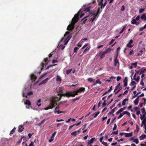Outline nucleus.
Masks as SVG:
<instances>
[{"label": "nucleus", "instance_id": "14", "mask_svg": "<svg viewBox=\"0 0 146 146\" xmlns=\"http://www.w3.org/2000/svg\"><path fill=\"white\" fill-rule=\"evenodd\" d=\"M49 78H46L44 80L42 81L39 84V85H41L42 84H44L46 83V82L48 81V80H49Z\"/></svg>", "mask_w": 146, "mask_h": 146}, {"label": "nucleus", "instance_id": "2", "mask_svg": "<svg viewBox=\"0 0 146 146\" xmlns=\"http://www.w3.org/2000/svg\"><path fill=\"white\" fill-rule=\"evenodd\" d=\"M61 97H59L58 96H54L52 97L50 99V104L49 106L50 107H55L57 105L56 102H58L59 100H61Z\"/></svg>", "mask_w": 146, "mask_h": 146}, {"label": "nucleus", "instance_id": "1", "mask_svg": "<svg viewBox=\"0 0 146 146\" xmlns=\"http://www.w3.org/2000/svg\"><path fill=\"white\" fill-rule=\"evenodd\" d=\"M79 15V14H77L74 15L72 20L71 24H69L67 27V30L69 31H71L73 30L75 23L78 21Z\"/></svg>", "mask_w": 146, "mask_h": 146}, {"label": "nucleus", "instance_id": "47", "mask_svg": "<svg viewBox=\"0 0 146 146\" xmlns=\"http://www.w3.org/2000/svg\"><path fill=\"white\" fill-rule=\"evenodd\" d=\"M125 9V6L124 5H123L121 8V11H124Z\"/></svg>", "mask_w": 146, "mask_h": 146}, {"label": "nucleus", "instance_id": "52", "mask_svg": "<svg viewBox=\"0 0 146 146\" xmlns=\"http://www.w3.org/2000/svg\"><path fill=\"white\" fill-rule=\"evenodd\" d=\"M54 137H52L51 136L50 137V139L49 141V142H51L54 140Z\"/></svg>", "mask_w": 146, "mask_h": 146}, {"label": "nucleus", "instance_id": "61", "mask_svg": "<svg viewBox=\"0 0 146 146\" xmlns=\"http://www.w3.org/2000/svg\"><path fill=\"white\" fill-rule=\"evenodd\" d=\"M140 79V77L139 76H137V78H136V80H135V81H136L137 82H138L139 81V80Z\"/></svg>", "mask_w": 146, "mask_h": 146}, {"label": "nucleus", "instance_id": "57", "mask_svg": "<svg viewBox=\"0 0 146 146\" xmlns=\"http://www.w3.org/2000/svg\"><path fill=\"white\" fill-rule=\"evenodd\" d=\"M123 114H122L121 113L119 115L117 119H119L121 118L123 116Z\"/></svg>", "mask_w": 146, "mask_h": 146}, {"label": "nucleus", "instance_id": "41", "mask_svg": "<svg viewBox=\"0 0 146 146\" xmlns=\"http://www.w3.org/2000/svg\"><path fill=\"white\" fill-rule=\"evenodd\" d=\"M76 132V131H74L71 133V135L76 136L77 135Z\"/></svg>", "mask_w": 146, "mask_h": 146}, {"label": "nucleus", "instance_id": "31", "mask_svg": "<svg viewBox=\"0 0 146 146\" xmlns=\"http://www.w3.org/2000/svg\"><path fill=\"white\" fill-rule=\"evenodd\" d=\"M122 89V86H120L118 89V90L115 92V94H116L118 93Z\"/></svg>", "mask_w": 146, "mask_h": 146}, {"label": "nucleus", "instance_id": "21", "mask_svg": "<svg viewBox=\"0 0 146 146\" xmlns=\"http://www.w3.org/2000/svg\"><path fill=\"white\" fill-rule=\"evenodd\" d=\"M103 0H101L100 2V8L101 9L105 7V6H104V3H103Z\"/></svg>", "mask_w": 146, "mask_h": 146}, {"label": "nucleus", "instance_id": "29", "mask_svg": "<svg viewBox=\"0 0 146 146\" xmlns=\"http://www.w3.org/2000/svg\"><path fill=\"white\" fill-rule=\"evenodd\" d=\"M141 18L142 20L144 19L145 20H146V17L145 15L143 14L141 17Z\"/></svg>", "mask_w": 146, "mask_h": 146}, {"label": "nucleus", "instance_id": "27", "mask_svg": "<svg viewBox=\"0 0 146 146\" xmlns=\"http://www.w3.org/2000/svg\"><path fill=\"white\" fill-rule=\"evenodd\" d=\"M87 80L89 82H94L95 81V80H94L93 78H88L87 79Z\"/></svg>", "mask_w": 146, "mask_h": 146}, {"label": "nucleus", "instance_id": "18", "mask_svg": "<svg viewBox=\"0 0 146 146\" xmlns=\"http://www.w3.org/2000/svg\"><path fill=\"white\" fill-rule=\"evenodd\" d=\"M146 137V135H145L143 134H142L139 137V139L140 140H143Z\"/></svg>", "mask_w": 146, "mask_h": 146}, {"label": "nucleus", "instance_id": "32", "mask_svg": "<svg viewBox=\"0 0 146 146\" xmlns=\"http://www.w3.org/2000/svg\"><path fill=\"white\" fill-rule=\"evenodd\" d=\"M80 96L77 98H74L73 99H72V102H74V101L77 100H79L80 99Z\"/></svg>", "mask_w": 146, "mask_h": 146}, {"label": "nucleus", "instance_id": "36", "mask_svg": "<svg viewBox=\"0 0 146 146\" xmlns=\"http://www.w3.org/2000/svg\"><path fill=\"white\" fill-rule=\"evenodd\" d=\"M16 129V128L15 127H14V128L11 131L10 134H13L15 132Z\"/></svg>", "mask_w": 146, "mask_h": 146}, {"label": "nucleus", "instance_id": "38", "mask_svg": "<svg viewBox=\"0 0 146 146\" xmlns=\"http://www.w3.org/2000/svg\"><path fill=\"white\" fill-rule=\"evenodd\" d=\"M141 123L144 125L146 124V117H145V118H144L143 119Z\"/></svg>", "mask_w": 146, "mask_h": 146}, {"label": "nucleus", "instance_id": "25", "mask_svg": "<svg viewBox=\"0 0 146 146\" xmlns=\"http://www.w3.org/2000/svg\"><path fill=\"white\" fill-rule=\"evenodd\" d=\"M41 102V100L40 99H39L37 101L36 103V105L38 106V107H40L41 105V104L40 103Z\"/></svg>", "mask_w": 146, "mask_h": 146}, {"label": "nucleus", "instance_id": "33", "mask_svg": "<svg viewBox=\"0 0 146 146\" xmlns=\"http://www.w3.org/2000/svg\"><path fill=\"white\" fill-rule=\"evenodd\" d=\"M131 23L132 24H135L137 23V22L135 19H133L132 20L131 22Z\"/></svg>", "mask_w": 146, "mask_h": 146}, {"label": "nucleus", "instance_id": "56", "mask_svg": "<svg viewBox=\"0 0 146 146\" xmlns=\"http://www.w3.org/2000/svg\"><path fill=\"white\" fill-rule=\"evenodd\" d=\"M143 78H142L141 79V83H140V84L142 86H143L144 85V83L143 82Z\"/></svg>", "mask_w": 146, "mask_h": 146}, {"label": "nucleus", "instance_id": "63", "mask_svg": "<svg viewBox=\"0 0 146 146\" xmlns=\"http://www.w3.org/2000/svg\"><path fill=\"white\" fill-rule=\"evenodd\" d=\"M56 131H55L54 132V133L52 134V136L53 137H54L55 136V135H56Z\"/></svg>", "mask_w": 146, "mask_h": 146}, {"label": "nucleus", "instance_id": "54", "mask_svg": "<svg viewBox=\"0 0 146 146\" xmlns=\"http://www.w3.org/2000/svg\"><path fill=\"white\" fill-rule=\"evenodd\" d=\"M46 73L44 74L41 75L40 77V78L39 79H40L43 77H44L46 75Z\"/></svg>", "mask_w": 146, "mask_h": 146}, {"label": "nucleus", "instance_id": "44", "mask_svg": "<svg viewBox=\"0 0 146 146\" xmlns=\"http://www.w3.org/2000/svg\"><path fill=\"white\" fill-rule=\"evenodd\" d=\"M131 65L133 66L134 68H136L137 66V62H135L134 63H133L131 64Z\"/></svg>", "mask_w": 146, "mask_h": 146}, {"label": "nucleus", "instance_id": "3", "mask_svg": "<svg viewBox=\"0 0 146 146\" xmlns=\"http://www.w3.org/2000/svg\"><path fill=\"white\" fill-rule=\"evenodd\" d=\"M83 12L85 13H86L87 12H89V13L92 15H93L94 16L96 15V17H97V16H98V15L100 13L101 11H100V7L98 8L97 11H90V8L87 7L84 10Z\"/></svg>", "mask_w": 146, "mask_h": 146}, {"label": "nucleus", "instance_id": "39", "mask_svg": "<svg viewBox=\"0 0 146 146\" xmlns=\"http://www.w3.org/2000/svg\"><path fill=\"white\" fill-rule=\"evenodd\" d=\"M90 49V47H87L84 50L83 54L85 52L88 51Z\"/></svg>", "mask_w": 146, "mask_h": 146}, {"label": "nucleus", "instance_id": "60", "mask_svg": "<svg viewBox=\"0 0 146 146\" xmlns=\"http://www.w3.org/2000/svg\"><path fill=\"white\" fill-rule=\"evenodd\" d=\"M140 53H138L137 55V56H141V55L142 54V52H143V50H141L140 51Z\"/></svg>", "mask_w": 146, "mask_h": 146}, {"label": "nucleus", "instance_id": "30", "mask_svg": "<svg viewBox=\"0 0 146 146\" xmlns=\"http://www.w3.org/2000/svg\"><path fill=\"white\" fill-rule=\"evenodd\" d=\"M111 50V49L110 48H109L106 49L105 51H104V52L106 54H107L110 52Z\"/></svg>", "mask_w": 146, "mask_h": 146}, {"label": "nucleus", "instance_id": "24", "mask_svg": "<svg viewBox=\"0 0 146 146\" xmlns=\"http://www.w3.org/2000/svg\"><path fill=\"white\" fill-rule=\"evenodd\" d=\"M128 100V98H125L122 101V104L124 106L125 104V102Z\"/></svg>", "mask_w": 146, "mask_h": 146}, {"label": "nucleus", "instance_id": "16", "mask_svg": "<svg viewBox=\"0 0 146 146\" xmlns=\"http://www.w3.org/2000/svg\"><path fill=\"white\" fill-rule=\"evenodd\" d=\"M31 78L32 80L35 81L36 79V77L34 74H32L31 75Z\"/></svg>", "mask_w": 146, "mask_h": 146}, {"label": "nucleus", "instance_id": "34", "mask_svg": "<svg viewBox=\"0 0 146 146\" xmlns=\"http://www.w3.org/2000/svg\"><path fill=\"white\" fill-rule=\"evenodd\" d=\"M141 111L142 113L143 114H146V112L145 111V109L144 108H142Z\"/></svg>", "mask_w": 146, "mask_h": 146}, {"label": "nucleus", "instance_id": "28", "mask_svg": "<svg viewBox=\"0 0 146 146\" xmlns=\"http://www.w3.org/2000/svg\"><path fill=\"white\" fill-rule=\"evenodd\" d=\"M25 104L28 105L29 106H30L31 105V103L30 100H27L26 102H25Z\"/></svg>", "mask_w": 146, "mask_h": 146}, {"label": "nucleus", "instance_id": "9", "mask_svg": "<svg viewBox=\"0 0 146 146\" xmlns=\"http://www.w3.org/2000/svg\"><path fill=\"white\" fill-rule=\"evenodd\" d=\"M106 54L104 51L101 52L99 54V56H100V58L101 59H103L105 56V54Z\"/></svg>", "mask_w": 146, "mask_h": 146}, {"label": "nucleus", "instance_id": "26", "mask_svg": "<svg viewBox=\"0 0 146 146\" xmlns=\"http://www.w3.org/2000/svg\"><path fill=\"white\" fill-rule=\"evenodd\" d=\"M146 114H143V115L141 114H140V119L141 120H143L144 118H145V117H146V116L145 115Z\"/></svg>", "mask_w": 146, "mask_h": 146}, {"label": "nucleus", "instance_id": "17", "mask_svg": "<svg viewBox=\"0 0 146 146\" xmlns=\"http://www.w3.org/2000/svg\"><path fill=\"white\" fill-rule=\"evenodd\" d=\"M125 136L126 137H131L132 136V132L130 133H125Z\"/></svg>", "mask_w": 146, "mask_h": 146}, {"label": "nucleus", "instance_id": "53", "mask_svg": "<svg viewBox=\"0 0 146 146\" xmlns=\"http://www.w3.org/2000/svg\"><path fill=\"white\" fill-rule=\"evenodd\" d=\"M33 93L32 92H28L27 94V95L28 96H31L33 95Z\"/></svg>", "mask_w": 146, "mask_h": 146}, {"label": "nucleus", "instance_id": "51", "mask_svg": "<svg viewBox=\"0 0 146 146\" xmlns=\"http://www.w3.org/2000/svg\"><path fill=\"white\" fill-rule=\"evenodd\" d=\"M53 108V107H49V106H48V107H47V108H45L44 109L45 110H47L49 109H52Z\"/></svg>", "mask_w": 146, "mask_h": 146}, {"label": "nucleus", "instance_id": "35", "mask_svg": "<svg viewBox=\"0 0 146 146\" xmlns=\"http://www.w3.org/2000/svg\"><path fill=\"white\" fill-rule=\"evenodd\" d=\"M100 112L99 111H98L97 113H96L94 114H93V115H94V118H96L97 116L100 113Z\"/></svg>", "mask_w": 146, "mask_h": 146}, {"label": "nucleus", "instance_id": "55", "mask_svg": "<svg viewBox=\"0 0 146 146\" xmlns=\"http://www.w3.org/2000/svg\"><path fill=\"white\" fill-rule=\"evenodd\" d=\"M96 17H96V15H95L94 16V17L93 18H92L91 19L92 22H93L95 20V19H96Z\"/></svg>", "mask_w": 146, "mask_h": 146}, {"label": "nucleus", "instance_id": "64", "mask_svg": "<svg viewBox=\"0 0 146 146\" xmlns=\"http://www.w3.org/2000/svg\"><path fill=\"white\" fill-rule=\"evenodd\" d=\"M121 77L119 76H118L117 77V81H119L120 80H121Z\"/></svg>", "mask_w": 146, "mask_h": 146}, {"label": "nucleus", "instance_id": "15", "mask_svg": "<svg viewBox=\"0 0 146 146\" xmlns=\"http://www.w3.org/2000/svg\"><path fill=\"white\" fill-rule=\"evenodd\" d=\"M95 138L93 137L90 140H88L87 143L88 145H90L91 143H93L94 141V140Z\"/></svg>", "mask_w": 146, "mask_h": 146}, {"label": "nucleus", "instance_id": "7", "mask_svg": "<svg viewBox=\"0 0 146 146\" xmlns=\"http://www.w3.org/2000/svg\"><path fill=\"white\" fill-rule=\"evenodd\" d=\"M133 42V40L132 39H131L129 42L127 44L126 47L130 48H132L133 46V45L131 44Z\"/></svg>", "mask_w": 146, "mask_h": 146}, {"label": "nucleus", "instance_id": "6", "mask_svg": "<svg viewBox=\"0 0 146 146\" xmlns=\"http://www.w3.org/2000/svg\"><path fill=\"white\" fill-rule=\"evenodd\" d=\"M48 58H46L44 59V63H42L41 64L42 65V68H43L44 67V66L45 65H46L48 62Z\"/></svg>", "mask_w": 146, "mask_h": 146}, {"label": "nucleus", "instance_id": "13", "mask_svg": "<svg viewBox=\"0 0 146 146\" xmlns=\"http://www.w3.org/2000/svg\"><path fill=\"white\" fill-rule=\"evenodd\" d=\"M123 82L124 83V86L125 87L126 86L127 84V77L125 78L123 80Z\"/></svg>", "mask_w": 146, "mask_h": 146}, {"label": "nucleus", "instance_id": "37", "mask_svg": "<svg viewBox=\"0 0 146 146\" xmlns=\"http://www.w3.org/2000/svg\"><path fill=\"white\" fill-rule=\"evenodd\" d=\"M97 83H99L100 84H101L102 83V82L100 81L99 80H97L95 83H94V85H96Z\"/></svg>", "mask_w": 146, "mask_h": 146}, {"label": "nucleus", "instance_id": "43", "mask_svg": "<svg viewBox=\"0 0 146 146\" xmlns=\"http://www.w3.org/2000/svg\"><path fill=\"white\" fill-rule=\"evenodd\" d=\"M133 142H135L136 144H138L139 142V141L137 139H135L133 141Z\"/></svg>", "mask_w": 146, "mask_h": 146}, {"label": "nucleus", "instance_id": "62", "mask_svg": "<svg viewBox=\"0 0 146 146\" xmlns=\"http://www.w3.org/2000/svg\"><path fill=\"white\" fill-rule=\"evenodd\" d=\"M134 54V52L133 50H131L129 53V55H132Z\"/></svg>", "mask_w": 146, "mask_h": 146}, {"label": "nucleus", "instance_id": "19", "mask_svg": "<svg viewBox=\"0 0 146 146\" xmlns=\"http://www.w3.org/2000/svg\"><path fill=\"white\" fill-rule=\"evenodd\" d=\"M89 16H86L85 17H84L83 19L81 21H83L82 24H84L85 23L86 21H87V19H86L87 17H88Z\"/></svg>", "mask_w": 146, "mask_h": 146}, {"label": "nucleus", "instance_id": "58", "mask_svg": "<svg viewBox=\"0 0 146 146\" xmlns=\"http://www.w3.org/2000/svg\"><path fill=\"white\" fill-rule=\"evenodd\" d=\"M115 110L114 109H112L111 110V111L109 113V114H111L112 113H114L115 112Z\"/></svg>", "mask_w": 146, "mask_h": 146}, {"label": "nucleus", "instance_id": "22", "mask_svg": "<svg viewBox=\"0 0 146 146\" xmlns=\"http://www.w3.org/2000/svg\"><path fill=\"white\" fill-rule=\"evenodd\" d=\"M61 80L62 79L61 77L58 75H57L56 77V81L60 82Z\"/></svg>", "mask_w": 146, "mask_h": 146}, {"label": "nucleus", "instance_id": "5", "mask_svg": "<svg viewBox=\"0 0 146 146\" xmlns=\"http://www.w3.org/2000/svg\"><path fill=\"white\" fill-rule=\"evenodd\" d=\"M85 90V88L84 87H81L79 89L77 90L76 91H74L73 93H74L76 95H78V93H80L82 92H84Z\"/></svg>", "mask_w": 146, "mask_h": 146}, {"label": "nucleus", "instance_id": "11", "mask_svg": "<svg viewBox=\"0 0 146 146\" xmlns=\"http://www.w3.org/2000/svg\"><path fill=\"white\" fill-rule=\"evenodd\" d=\"M82 9H80V11L78 12V13L77 14H77H79V15H80V13H81V15H80V17L81 18H82L84 15V13H83V12L82 13ZM76 15V14L75 15ZM79 18V17H78V19Z\"/></svg>", "mask_w": 146, "mask_h": 146}, {"label": "nucleus", "instance_id": "50", "mask_svg": "<svg viewBox=\"0 0 146 146\" xmlns=\"http://www.w3.org/2000/svg\"><path fill=\"white\" fill-rule=\"evenodd\" d=\"M141 71L143 72V73L146 71V69H145V68H142L141 69Z\"/></svg>", "mask_w": 146, "mask_h": 146}, {"label": "nucleus", "instance_id": "46", "mask_svg": "<svg viewBox=\"0 0 146 146\" xmlns=\"http://www.w3.org/2000/svg\"><path fill=\"white\" fill-rule=\"evenodd\" d=\"M118 134V131H114L111 134V135L112 134H115V135H117Z\"/></svg>", "mask_w": 146, "mask_h": 146}, {"label": "nucleus", "instance_id": "42", "mask_svg": "<svg viewBox=\"0 0 146 146\" xmlns=\"http://www.w3.org/2000/svg\"><path fill=\"white\" fill-rule=\"evenodd\" d=\"M25 138V136H23L22 137L21 139H19V141L18 142V143L19 144H20L22 141V139L23 138Z\"/></svg>", "mask_w": 146, "mask_h": 146}, {"label": "nucleus", "instance_id": "10", "mask_svg": "<svg viewBox=\"0 0 146 146\" xmlns=\"http://www.w3.org/2000/svg\"><path fill=\"white\" fill-rule=\"evenodd\" d=\"M24 129V128L23 125H20L18 127V132L21 133L23 131Z\"/></svg>", "mask_w": 146, "mask_h": 146}, {"label": "nucleus", "instance_id": "12", "mask_svg": "<svg viewBox=\"0 0 146 146\" xmlns=\"http://www.w3.org/2000/svg\"><path fill=\"white\" fill-rule=\"evenodd\" d=\"M117 55L115 58L114 65V66H116L117 65V64H119V62L118 60H117Z\"/></svg>", "mask_w": 146, "mask_h": 146}, {"label": "nucleus", "instance_id": "8", "mask_svg": "<svg viewBox=\"0 0 146 146\" xmlns=\"http://www.w3.org/2000/svg\"><path fill=\"white\" fill-rule=\"evenodd\" d=\"M72 36L71 35H70L69 36H68L65 39L64 41V45L66 44L67 43H68V42L70 40V38H71Z\"/></svg>", "mask_w": 146, "mask_h": 146}, {"label": "nucleus", "instance_id": "45", "mask_svg": "<svg viewBox=\"0 0 146 146\" xmlns=\"http://www.w3.org/2000/svg\"><path fill=\"white\" fill-rule=\"evenodd\" d=\"M72 69H69L68 70H67L66 71V74H69L72 71Z\"/></svg>", "mask_w": 146, "mask_h": 146}, {"label": "nucleus", "instance_id": "4", "mask_svg": "<svg viewBox=\"0 0 146 146\" xmlns=\"http://www.w3.org/2000/svg\"><path fill=\"white\" fill-rule=\"evenodd\" d=\"M74 91L69 92H67L66 93L64 94H58V96L59 97H61L62 96H65L67 97H69L70 96L74 97L75 96L74 93H73Z\"/></svg>", "mask_w": 146, "mask_h": 146}, {"label": "nucleus", "instance_id": "40", "mask_svg": "<svg viewBox=\"0 0 146 146\" xmlns=\"http://www.w3.org/2000/svg\"><path fill=\"white\" fill-rule=\"evenodd\" d=\"M79 49V48H78L77 47H75L74 49V52H76L77 51V50H78Z\"/></svg>", "mask_w": 146, "mask_h": 146}, {"label": "nucleus", "instance_id": "20", "mask_svg": "<svg viewBox=\"0 0 146 146\" xmlns=\"http://www.w3.org/2000/svg\"><path fill=\"white\" fill-rule=\"evenodd\" d=\"M139 99L138 97H137V98L134 101V104L135 105H137L138 104L139 102Z\"/></svg>", "mask_w": 146, "mask_h": 146}, {"label": "nucleus", "instance_id": "23", "mask_svg": "<svg viewBox=\"0 0 146 146\" xmlns=\"http://www.w3.org/2000/svg\"><path fill=\"white\" fill-rule=\"evenodd\" d=\"M122 114L123 115L126 114L129 116H130V113L127 111H124L122 113Z\"/></svg>", "mask_w": 146, "mask_h": 146}, {"label": "nucleus", "instance_id": "59", "mask_svg": "<svg viewBox=\"0 0 146 146\" xmlns=\"http://www.w3.org/2000/svg\"><path fill=\"white\" fill-rule=\"evenodd\" d=\"M64 112L63 111H61L60 110H58V111H56V113H57L58 114H59L61 113H63Z\"/></svg>", "mask_w": 146, "mask_h": 146}, {"label": "nucleus", "instance_id": "49", "mask_svg": "<svg viewBox=\"0 0 146 146\" xmlns=\"http://www.w3.org/2000/svg\"><path fill=\"white\" fill-rule=\"evenodd\" d=\"M59 106H57L56 107V108L55 109H54V113H56V111L58 109H59Z\"/></svg>", "mask_w": 146, "mask_h": 146}, {"label": "nucleus", "instance_id": "48", "mask_svg": "<svg viewBox=\"0 0 146 146\" xmlns=\"http://www.w3.org/2000/svg\"><path fill=\"white\" fill-rule=\"evenodd\" d=\"M144 9L143 8H140L139 9V13H141L144 10Z\"/></svg>", "mask_w": 146, "mask_h": 146}]
</instances>
